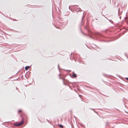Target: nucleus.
I'll return each instance as SVG.
<instances>
[{"label": "nucleus", "instance_id": "1", "mask_svg": "<svg viewBox=\"0 0 128 128\" xmlns=\"http://www.w3.org/2000/svg\"><path fill=\"white\" fill-rule=\"evenodd\" d=\"M23 121H22L20 122L15 123L14 125L15 126H18L22 125L23 124Z\"/></svg>", "mask_w": 128, "mask_h": 128}, {"label": "nucleus", "instance_id": "2", "mask_svg": "<svg viewBox=\"0 0 128 128\" xmlns=\"http://www.w3.org/2000/svg\"><path fill=\"white\" fill-rule=\"evenodd\" d=\"M29 68V66H26L25 68V69L26 70H27Z\"/></svg>", "mask_w": 128, "mask_h": 128}, {"label": "nucleus", "instance_id": "3", "mask_svg": "<svg viewBox=\"0 0 128 128\" xmlns=\"http://www.w3.org/2000/svg\"><path fill=\"white\" fill-rule=\"evenodd\" d=\"M72 76H73L74 78L76 77V74H73Z\"/></svg>", "mask_w": 128, "mask_h": 128}, {"label": "nucleus", "instance_id": "4", "mask_svg": "<svg viewBox=\"0 0 128 128\" xmlns=\"http://www.w3.org/2000/svg\"><path fill=\"white\" fill-rule=\"evenodd\" d=\"M22 112V110H19L18 111V113H20L21 112Z\"/></svg>", "mask_w": 128, "mask_h": 128}, {"label": "nucleus", "instance_id": "5", "mask_svg": "<svg viewBox=\"0 0 128 128\" xmlns=\"http://www.w3.org/2000/svg\"><path fill=\"white\" fill-rule=\"evenodd\" d=\"M59 127L61 128H63V126L61 124L59 125Z\"/></svg>", "mask_w": 128, "mask_h": 128}, {"label": "nucleus", "instance_id": "6", "mask_svg": "<svg viewBox=\"0 0 128 128\" xmlns=\"http://www.w3.org/2000/svg\"><path fill=\"white\" fill-rule=\"evenodd\" d=\"M126 78L127 80H128V78Z\"/></svg>", "mask_w": 128, "mask_h": 128}, {"label": "nucleus", "instance_id": "7", "mask_svg": "<svg viewBox=\"0 0 128 128\" xmlns=\"http://www.w3.org/2000/svg\"><path fill=\"white\" fill-rule=\"evenodd\" d=\"M84 34L85 36H87V35H86V34Z\"/></svg>", "mask_w": 128, "mask_h": 128}]
</instances>
